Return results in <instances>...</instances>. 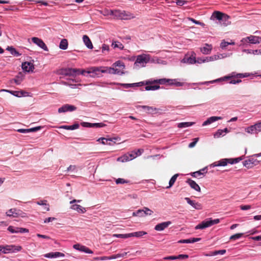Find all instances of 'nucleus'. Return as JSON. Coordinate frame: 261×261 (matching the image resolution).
Masks as SVG:
<instances>
[{
	"label": "nucleus",
	"mask_w": 261,
	"mask_h": 261,
	"mask_svg": "<svg viewBox=\"0 0 261 261\" xmlns=\"http://www.w3.org/2000/svg\"><path fill=\"white\" fill-rule=\"evenodd\" d=\"M198 141V138H195L194 141L192 142H191L189 144L188 147L189 148H193V147H194L195 146V145L197 143Z\"/></svg>",
	"instance_id": "nucleus-64"
},
{
	"label": "nucleus",
	"mask_w": 261,
	"mask_h": 261,
	"mask_svg": "<svg viewBox=\"0 0 261 261\" xmlns=\"http://www.w3.org/2000/svg\"><path fill=\"white\" fill-rule=\"evenodd\" d=\"M172 82H173V81H172V79H167L164 78V79H157V80H154L153 83H158V84H160L161 85H163L166 83H168V84L170 85V83H172Z\"/></svg>",
	"instance_id": "nucleus-34"
},
{
	"label": "nucleus",
	"mask_w": 261,
	"mask_h": 261,
	"mask_svg": "<svg viewBox=\"0 0 261 261\" xmlns=\"http://www.w3.org/2000/svg\"><path fill=\"white\" fill-rule=\"evenodd\" d=\"M128 182L129 181L121 178H119L116 180V183L117 184H122L125 183H128Z\"/></svg>",
	"instance_id": "nucleus-60"
},
{
	"label": "nucleus",
	"mask_w": 261,
	"mask_h": 261,
	"mask_svg": "<svg viewBox=\"0 0 261 261\" xmlns=\"http://www.w3.org/2000/svg\"><path fill=\"white\" fill-rule=\"evenodd\" d=\"M240 208L241 210L246 211L249 210L251 208V205H241L240 206Z\"/></svg>",
	"instance_id": "nucleus-63"
},
{
	"label": "nucleus",
	"mask_w": 261,
	"mask_h": 261,
	"mask_svg": "<svg viewBox=\"0 0 261 261\" xmlns=\"http://www.w3.org/2000/svg\"><path fill=\"white\" fill-rule=\"evenodd\" d=\"M112 85H117L123 87L124 88L127 89L129 88H134L136 87H140L142 86L144 83L143 82H140L138 83H132V84H124V83H120L116 82H111L110 84Z\"/></svg>",
	"instance_id": "nucleus-9"
},
{
	"label": "nucleus",
	"mask_w": 261,
	"mask_h": 261,
	"mask_svg": "<svg viewBox=\"0 0 261 261\" xmlns=\"http://www.w3.org/2000/svg\"><path fill=\"white\" fill-rule=\"evenodd\" d=\"M76 110V107L69 104H65L62 106L61 107L59 108L58 111L59 113H61L67 112H72L75 111Z\"/></svg>",
	"instance_id": "nucleus-12"
},
{
	"label": "nucleus",
	"mask_w": 261,
	"mask_h": 261,
	"mask_svg": "<svg viewBox=\"0 0 261 261\" xmlns=\"http://www.w3.org/2000/svg\"><path fill=\"white\" fill-rule=\"evenodd\" d=\"M201 238H191L188 239H184V240H180L178 241V243L180 244H184V243H194L197 242L201 240Z\"/></svg>",
	"instance_id": "nucleus-27"
},
{
	"label": "nucleus",
	"mask_w": 261,
	"mask_h": 261,
	"mask_svg": "<svg viewBox=\"0 0 261 261\" xmlns=\"http://www.w3.org/2000/svg\"><path fill=\"white\" fill-rule=\"evenodd\" d=\"M80 125L78 123H74L72 125H62L59 127V128H63L67 130H74L79 128Z\"/></svg>",
	"instance_id": "nucleus-33"
},
{
	"label": "nucleus",
	"mask_w": 261,
	"mask_h": 261,
	"mask_svg": "<svg viewBox=\"0 0 261 261\" xmlns=\"http://www.w3.org/2000/svg\"><path fill=\"white\" fill-rule=\"evenodd\" d=\"M70 208L77 211L79 213L84 214L86 212L85 207H82L80 205L74 204L71 205Z\"/></svg>",
	"instance_id": "nucleus-30"
},
{
	"label": "nucleus",
	"mask_w": 261,
	"mask_h": 261,
	"mask_svg": "<svg viewBox=\"0 0 261 261\" xmlns=\"http://www.w3.org/2000/svg\"><path fill=\"white\" fill-rule=\"evenodd\" d=\"M17 210L15 208L10 209L6 212V215L8 217H17L19 214L16 212Z\"/></svg>",
	"instance_id": "nucleus-38"
},
{
	"label": "nucleus",
	"mask_w": 261,
	"mask_h": 261,
	"mask_svg": "<svg viewBox=\"0 0 261 261\" xmlns=\"http://www.w3.org/2000/svg\"><path fill=\"white\" fill-rule=\"evenodd\" d=\"M117 140L115 138H106L104 137H101L97 140V141L100 142L102 144H108L109 145H112V142L115 143V141Z\"/></svg>",
	"instance_id": "nucleus-20"
},
{
	"label": "nucleus",
	"mask_w": 261,
	"mask_h": 261,
	"mask_svg": "<svg viewBox=\"0 0 261 261\" xmlns=\"http://www.w3.org/2000/svg\"><path fill=\"white\" fill-rule=\"evenodd\" d=\"M83 40L87 48L89 49H92L93 48L92 42L88 36L86 35H84L83 37Z\"/></svg>",
	"instance_id": "nucleus-32"
},
{
	"label": "nucleus",
	"mask_w": 261,
	"mask_h": 261,
	"mask_svg": "<svg viewBox=\"0 0 261 261\" xmlns=\"http://www.w3.org/2000/svg\"><path fill=\"white\" fill-rule=\"evenodd\" d=\"M213 49V46L212 44L205 43L204 46L200 48V51L204 55L210 54Z\"/></svg>",
	"instance_id": "nucleus-23"
},
{
	"label": "nucleus",
	"mask_w": 261,
	"mask_h": 261,
	"mask_svg": "<svg viewBox=\"0 0 261 261\" xmlns=\"http://www.w3.org/2000/svg\"><path fill=\"white\" fill-rule=\"evenodd\" d=\"M185 199L186 200L187 203L191 205L194 208L198 210L202 209V206L200 203L196 202L195 200H191L189 197H185Z\"/></svg>",
	"instance_id": "nucleus-19"
},
{
	"label": "nucleus",
	"mask_w": 261,
	"mask_h": 261,
	"mask_svg": "<svg viewBox=\"0 0 261 261\" xmlns=\"http://www.w3.org/2000/svg\"><path fill=\"white\" fill-rule=\"evenodd\" d=\"M127 253V252H124L122 253H118L117 254L113 255L110 256H101L97 257V259L101 260L114 259L119 257H124L126 255Z\"/></svg>",
	"instance_id": "nucleus-16"
},
{
	"label": "nucleus",
	"mask_w": 261,
	"mask_h": 261,
	"mask_svg": "<svg viewBox=\"0 0 261 261\" xmlns=\"http://www.w3.org/2000/svg\"><path fill=\"white\" fill-rule=\"evenodd\" d=\"M139 107L144 109V111H145L148 113H154V112L156 111L157 110V109L155 108L147 106H139Z\"/></svg>",
	"instance_id": "nucleus-35"
},
{
	"label": "nucleus",
	"mask_w": 261,
	"mask_h": 261,
	"mask_svg": "<svg viewBox=\"0 0 261 261\" xmlns=\"http://www.w3.org/2000/svg\"><path fill=\"white\" fill-rule=\"evenodd\" d=\"M178 175V174H175L171 178L169 182V186L166 188V189L171 188L174 185Z\"/></svg>",
	"instance_id": "nucleus-44"
},
{
	"label": "nucleus",
	"mask_w": 261,
	"mask_h": 261,
	"mask_svg": "<svg viewBox=\"0 0 261 261\" xmlns=\"http://www.w3.org/2000/svg\"><path fill=\"white\" fill-rule=\"evenodd\" d=\"M182 63L188 64H193L196 63V58L195 57H185L181 61Z\"/></svg>",
	"instance_id": "nucleus-28"
},
{
	"label": "nucleus",
	"mask_w": 261,
	"mask_h": 261,
	"mask_svg": "<svg viewBox=\"0 0 261 261\" xmlns=\"http://www.w3.org/2000/svg\"><path fill=\"white\" fill-rule=\"evenodd\" d=\"M64 254L59 252H51L48 253H46L44 255V256L46 258H57L59 257H64Z\"/></svg>",
	"instance_id": "nucleus-25"
},
{
	"label": "nucleus",
	"mask_w": 261,
	"mask_h": 261,
	"mask_svg": "<svg viewBox=\"0 0 261 261\" xmlns=\"http://www.w3.org/2000/svg\"><path fill=\"white\" fill-rule=\"evenodd\" d=\"M160 88V86L158 85H148L145 87V89L146 91L150 90H156Z\"/></svg>",
	"instance_id": "nucleus-49"
},
{
	"label": "nucleus",
	"mask_w": 261,
	"mask_h": 261,
	"mask_svg": "<svg viewBox=\"0 0 261 261\" xmlns=\"http://www.w3.org/2000/svg\"><path fill=\"white\" fill-rule=\"evenodd\" d=\"M112 46L114 48H118L120 49H123L124 48L123 45L119 41H113Z\"/></svg>",
	"instance_id": "nucleus-45"
},
{
	"label": "nucleus",
	"mask_w": 261,
	"mask_h": 261,
	"mask_svg": "<svg viewBox=\"0 0 261 261\" xmlns=\"http://www.w3.org/2000/svg\"><path fill=\"white\" fill-rule=\"evenodd\" d=\"M144 216L145 215H151L153 214V211L148 207H144L143 208Z\"/></svg>",
	"instance_id": "nucleus-52"
},
{
	"label": "nucleus",
	"mask_w": 261,
	"mask_h": 261,
	"mask_svg": "<svg viewBox=\"0 0 261 261\" xmlns=\"http://www.w3.org/2000/svg\"><path fill=\"white\" fill-rule=\"evenodd\" d=\"M171 224V221H166L159 223L155 226L154 229L156 231H163L165 228H167Z\"/></svg>",
	"instance_id": "nucleus-22"
},
{
	"label": "nucleus",
	"mask_w": 261,
	"mask_h": 261,
	"mask_svg": "<svg viewBox=\"0 0 261 261\" xmlns=\"http://www.w3.org/2000/svg\"><path fill=\"white\" fill-rule=\"evenodd\" d=\"M220 222L219 219H212L208 218L199 223L195 227V229H203L210 227L213 225L218 224Z\"/></svg>",
	"instance_id": "nucleus-6"
},
{
	"label": "nucleus",
	"mask_w": 261,
	"mask_h": 261,
	"mask_svg": "<svg viewBox=\"0 0 261 261\" xmlns=\"http://www.w3.org/2000/svg\"><path fill=\"white\" fill-rule=\"evenodd\" d=\"M229 17L226 14H224L219 11H215L211 16V19H217L220 21V23H221V20H227V22H224V24L225 25H227L229 24L230 22L229 21Z\"/></svg>",
	"instance_id": "nucleus-8"
},
{
	"label": "nucleus",
	"mask_w": 261,
	"mask_h": 261,
	"mask_svg": "<svg viewBox=\"0 0 261 261\" xmlns=\"http://www.w3.org/2000/svg\"><path fill=\"white\" fill-rule=\"evenodd\" d=\"M117 161L121 162H125L130 161V159H129V155L126 154L118 158Z\"/></svg>",
	"instance_id": "nucleus-47"
},
{
	"label": "nucleus",
	"mask_w": 261,
	"mask_h": 261,
	"mask_svg": "<svg viewBox=\"0 0 261 261\" xmlns=\"http://www.w3.org/2000/svg\"><path fill=\"white\" fill-rule=\"evenodd\" d=\"M73 248L81 252L86 253L92 254L93 251L85 246L81 245L79 244H74L73 246Z\"/></svg>",
	"instance_id": "nucleus-17"
},
{
	"label": "nucleus",
	"mask_w": 261,
	"mask_h": 261,
	"mask_svg": "<svg viewBox=\"0 0 261 261\" xmlns=\"http://www.w3.org/2000/svg\"><path fill=\"white\" fill-rule=\"evenodd\" d=\"M113 12L114 18L117 19L127 20L135 17L133 14L125 11L113 10Z\"/></svg>",
	"instance_id": "nucleus-2"
},
{
	"label": "nucleus",
	"mask_w": 261,
	"mask_h": 261,
	"mask_svg": "<svg viewBox=\"0 0 261 261\" xmlns=\"http://www.w3.org/2000/svg\"><path fill=\"white\" fill-rule=\"evenodd\" d=\"M225 135V134L222 132V129H218L216 133H215L214 136L215 138H220L221 136Z\"/></svg>",
	"instance_id": "nucleus-54"
},
{
	"label": "nucleus",
	"mask_w": 261,
	"mask_h": 261,
	"mask_svg": "<svg viewBox=\"0 0 261 261\" xmlns=\"http://www.w3.org/2000/svg\"><path fill=\"white\" fill-rule=\"evenodd\" d=\"M239 73H237L236 72H233L230 74L225 76L223 77L219 78L216 80H214L213 81H207V82H200L198 83H193V85H208L210 84H213L219 82L227 81L230 79H231L233 77H237L239 78Z\"/></svg>",
	"instance_id": "nucleus-3"
},
{
	"label": "nucleus",
	"mask_w": 261,
	"mask_h": 261,
	"mask_svg": "<svg viewBox=\"0 0 261 261\" xmlns=\"http://www.w3.org/2000/svg\"><path fill=\"white\" fill-rule=\"evenodd\" d=\"M146 234H147V232L146 231H139L129 233H128V237H137V238H139V237H141L143 236Z\"/></svg>",
	"instance_id": "nucleus-36"
},
{
	"label": "nucleus",
	"mask_w": 261,
	"mask_h": 261,
	"mask_svg": "<svg viewBox=\"0 0 261 261\" xmlns=\"http://www.w3.org/2000/svg\"><path fill=\"white\" fill-rule=\"evenodd\" d=\"M32 42L40 47L41 48L43 49L45 51H48V49L45 44V43L43 41V40L38 37H33L32 38Z\"/></svg>",
	"instance_id": "nucleus-14"
},
{
	"label": "nucleus",
	"mask_w": 261,
	"mask_h": 261,
	"mask_svg": "<svg viewBox=\"0 0 261 261\" xmlns=\"http://www.w3.org/2000/svg\"><path fill=\"white\" fill-rule=\"evenodd\" d=\"M257 133L261 132V121L254 124Z\"/></svg>",
	"instance_id": "nucleus-61"
},
{
	"label": "nucleus",
	"mask_w": 261,
	"mask_h": 261,
	"mask_svg": "<svg viewBox=\"0 0 261 261\" xmlns=\"http://www.w3.org/2000/svg\"><path fill=\"white\" fill-rule=\"evenodd\" d=\"M68 41L66 39H63L60 41L59 44V48L62 50H65L68 48Z\"/></svg>",
	"instance_id": "nucleus-39"
},
{
	"label": "nucleus",
	"mask_w": 261,
	"mask_h": 261,
	"mask_svg": "<svg viewBox=\"0 0 261 261\" xmlns=\"http://www.w3.org/2000/svg\"><path fill=\"white\" fill-rule=\"evenodd\" d=\"M243 51L244 53H247V54H253V55H256V49H244L243 50Z\"/></svg>",
	"instance_id": "nucleus-59"
},
{
	"label": "nucleus",
	"mask_w": 261,
	"mask_h": 261,
	"mask_svg": "<svg viewBox=\"0 0 261 261\" xmlns=\"http://www.w3.org/2000/svg\"><path fill=\"white\" fill-rule=\"evenodd\" d=\"M243 235V233H236L233 235H232L230 237V240H236L237 239H240L241 237H242Z\"/></svg>",
	"instance_id": "nucleus-51"
},
{
	"label": "nucleus",
	"mask_w": 261,
	"mask_h": 261,
	"mask_svg": "<svg viewBox=\"0 0 261 261\" xmlns=\"http://www.w3.org/2000/svg\"><path fill=\"white\" fill-rule=\"evenodd\" d=\"M86 70L77 68H63L60 70V74L65 76H71L76 77V75H85Z\"/></svg>",
	"instance_id": "nucleus-1"
},
{
	"label": "nucleus",
	"mask_w": 261,
	"mask_h": 261,
	"mask_svg": "<svg viewBox=\"0 0 261 261\" xmlns=\"http://www.w3.org/2000/svg\"><path fill=\"white\" fill-rule=\"evenodd\" d=\"M113 66L114 67H118L121 68L122 69H124L125 68L124 63L121 61H116L113 64Z\"/></svg>",
	"instance_id": "nucleus-48"
},
{
	"label": "nucleus",
	"mask_w": 261,
	"mask_h": 261,
	"mask_svg": "<svg viewBox=\"0 0 261 261\" xmlns=\"http://www.w3.org/2000/svg\"><path fill=\"white\" fill-rule=\"evenodd\" d=\"M188 19L190 21L193 22V23H194L196 24H198V25H202V26H203L204 25V24L203 22H200L199 21L196 20H195V19H194L193 18L189 17Z\"/></svg>",
	"instance_id": "nucleus-58"
},
{
	"label": "nucleus",
	"mask_w": 261,
	"mask_h": 261,
	"mask_svg": "<svg viewBox=\"0 0 261 261\" xmlns=\"http://www.w3.org/2000/svg\"><path fill=\"white\" fill-rule=\"evenodd\" d=\"M241 43L240 46L244 45L246 43H250L251 44H259L261 43V37L250 35L246 38H243L241 40Z\"/></svg>",
	"instance_id": "nucleus-7"
},
{
	"label": "nucleus",
	"mask_w": 261,
	"mask_h": 261,
	"mask_svg": "<svg viewBox=\"0 0 261 261\" xmlns=\"http://www.w3.org/2000/svg\"><path fill=\"white\" fill-rule=\"evenodd\" d=\"M245 131L248 134H257L256 132L255 127L254 125H252L249 127L245 128Z\"/></svg>",
	"instance_id": "nucleus-43"
},
{
	"label": "nucleus",
	"mask_w": 261,
	"mask_h": 261,
	"mask_svg": "<svg viewBox=\"0 0 261 261\" xmlns=\"http://www.w3.org/2000/svg\"><path fill=\"white\" fill-rule=\"evenodd\" d=\"M222 118L219 116H212L207 118L202 124L203 126L209 125L216 121L221 120Z\"/></svg>",
	"instance_id": "nucleus-24"
},
{
	"label": "nucleus",
	"mask_w": 261,
	"mask_h": 261,
	"mask_svg": "<svg viewBox=\"0 0 261 261\" xmlns=\"http://www.w3.org/2000/svg\"><path fill=\"white\" fill-rule=\"evenodd\" d=\"M21 67L23 71L28 72H32L34 69L33 63L29 62H24V63H22Z\"/></svg>",
	"instance_id": "nucleus-18"
},
{
	"label": "nucleus",
	"mask_w": 261,
	"mask_h": 261,
	"mask_svg": "<svg viewBox=\"0 0 261 261\" xmlns=\"http://www.w3.org/2000/svg\"><path fill=\"white\" fill-rule=\"evenodd\" d=\"M81 124L83 127H102L106 125L103 123H91L86 122H83L81 123Z\"/></svg>",
	"instance_id": "nucleus-21"
},
{
	"label": "nucleus",
	"mask_w": 261,
	"mask_h": 261,
	"mask_svg": "<svg viewBox=\"0 0 261 261\" xmlns=\"http://www.w3.org/2000/svg\"><path fill=\"white\" fill-rule=\"evenodd\" d=\"M68 81H62L61 83L65 86H69L71 88H77V84H72L71 82L78 83L81 81L79 77H75L74 79H67Z\"/></svg>",
	"instance_id": "nucleus-15"
},
{
	"label": "nucleus",
	"mask_w": 261,
	"mask_h": 261,
	"mask_svg": "<svg viewBox=\"0 0 261 261\" xmlns=\"http://www.w3.org/2000/svg\"><path fill=\"white\" fill-rule=\"evenodd\" d=\"M128 233L126 234H114V236L118 238H123V239H126L128 238H130V237H128Z\"/></svg>",
	"instance_id": "nucleus-57"
},
{
	"label": "nucleus",
	"mask_w": 261,
	"mask_h": 261,
	"mask_svg": "<svg viewBox=\"0 0 261 261\" xmlns=\"http://www.w3.org/2000/svg\"><path fill=\"white\" fill-rule=\"evenodd\" d=\"M22 247L20 246H16L14 245H0V252L4 254L10 252L16 253L20 251Z\"/></svg>",
	"instance_id": "nucleus-5"
},
{
	"label": "nucleus",
	"mask_w": 261,
	"mask_h": 261,
	"mask_svg": "<svg viewBox=\"0 0 261 261\" xmlns=\"http://www.w3.org/2000/svg\"><path fill=\"white\" fill-rule=\"evenodd\" d=\"M228 45H229L228 42L225 41V40H223L220 43V47L222 49H224Z\"/></svg>",
	"instance_id": "nucleus-55"
},
{
	"label": "nucleus",
	"mask_w": 261,
	"mask_h": 261,
	"mask_svg": "<svg viewBox=\"0 0 261 261\" xmlns=\"http://www.w3.org/2000/svg\"><path fill=\"white\" fill-rule=\"evenodd\" d=\"M7 50H9L10 53L15 57H19L21 55L12 46H8Z\"/></svg>",
	"instance_id": "nucleus-40"
},
{
	"label": "nucleus",
	"mask_w": 261,
	"mask_h": 261,
	"mask_svg": "<svg viewBox=\"0 0 261 261\" xmlns=\"http://www.w3.org/2000/svg\"><path fill=\"white\" fill-rule=\"evenodd\" d=\"M186 182L190 185L191 188L194 189L196 191H200V187L195 181L191 179H188Z\"/></svg>",
	"instance_id": "nucleus-29"
},
{
	"label": "nucleus",
	"mask_w": 261,
	"mask_h": 261,
	"mask_svg": "<svg viewBox=\"0 0 261 261\" xmlns=\"http://www.w3.org/2000/svg\"><path fill=\"white\" fill-rule=\"evenodd\" d=\"M232 55V53H224L222 54H218L219 56V59H224L227 57H230Z\"/></svg>",
	"instance_id": "nucleus-53"
},
{
	"label": "nucleus",
	"mask_w": 261,
	"mask_h": 261,
	"mask_svg": "<svg viewBox=\"0 0 261 261\" xmlns=\"http://www.w3.org/2000/svg\"><path fill=\"white\" fill-rule=\"evenodd\" d=\"M195 124L193 122H185L178 123L177 126L179 128H185L192 126Z\"/></svg>",
	"instance_id": "nucleus-41"
},
{
	"label": "nucleus",
	"mask_w": 261,
	"mask_h": 261,
	"mask_svg": "<svg viewBox=\"0 0 261 261\" xmlns=\"http://www.w3.org/2000/svg\"><path fill=\"white\" fill-rule=\"evenodd\" d=\"M228 161V160L227 159H221L218 162H214L211 165V166L213 167L218 166H225L227 165Z\"/></svg>",
	"instance_id": "nucleus-31"
},
{
	"label": "nucleus",
	"mask_w": 261,
	"mask_h": 261,
	"mask_svg": "<svg viewBox=\"0 0 261 261\" xmlns=\"http://www.w3.org/2000/svg\"><path fill=\"white\" fill-rule=\"evenodd\" d=\"M207 172V168L205 167L198 171H196L194 172H193L191 174V175L193 177H197L198 176H199L200 175H203L204 173H206Z\"/></svg>",
	"instance_id": "nucleus-37"
},
{
	"label": "nucleus",
	"mask_w": 261,
	"mask_h": 261,
	"mask_svg": "<svg viewBox=\"0 0 261 261\" xmlns=\"http://www.w3.org/2000/svg\"><path fill=\"white\" fill-rule=\"evenodd\" d=\"M8 230L12 233H26L29 232V229L25 228L22 227H15L13 226H9L8 228Z\"/></svg>",
	"instance_id": "nucleus-13"
},
{
	"label": "nucleus",
	"mask_w": 261,
	"mask_h": 261,
	"mask_svg": "<svg viewBox=\"0 0 261 261\" xmlns=\"http://www.w3.org/2000/svg\"><path fill=\"white\" fill-rule=\"evenodd\" d=\"M259 161L253 158L246 160L243 162V165L248 169L252 168L253 166L257 165Z\"/></svg>",
	"instance_id": "nucleus-11"
},
{
	"label": "nucleus",
	"mask_w": 261,
	"mask_h": 261,
	"mask_svg": "<svg viewBox=\"0 0 261 261\" xmlns=\"http://www.w3.org/2000/svg\"><path fill=\"white\" fill-rule=\"evenodd\" d=\"M36 203L39 205H44V209L46 210V211H48L49 210V204H47V201L46 200L37 201Z\"/></svg>",
	"instance_id": "nucleus-42"
},
{
	"label": "nucleus",
	"mask_w": 261,
	"mask_h": 261,
	"mask_svg": "<svg viewBox=\"0 0 261 261\" xmlns=\"http://www.w3.org/2000/svg\"><path fill=\"white\" fill-rule=\"evenodd\" d=\"M26 93V92H23L22 91H13L12 92H11V94L15 96L20 97L23 96H25L24 94Z\"/></svg>",
	"instance_id": "nucleus-46"
},
{
	"label": "nucleus",
	"mask_w": 261,
	"mask_h": 261,
	"mask_svg": "<svg viewBox=\"0 0 261 261\" xmlns=\"http://www.w3.org/2000/svg\"><path fill=\"white\" fill-rule=\"evenodd\" d=\"M123 69L117 67H109L105 70H101V73H109L110 74L122 75L124 73Z\"/></svg>",
	"instance_id": "nucleus-10"
},
{
	"label": "nucleus",
	"mask_w": 261,
	"mask_h": 261,
	"mask_svg": "<svg viewBox=\"0 0 261 261\" xmlns=\"http://www.w3.org/2000/svg\"><path fill=\"white\" fill-rule=\"evenodd\" d=\"M113 10H108V9H106L104 11H103V14L104 15H106V16H109V15H112L113 16Z\"/></svg>",
	"instance_id": "nucleus-62"
},
{
	"label": "nucleus",
	"mask_w": 261,
	"mask_h": 261,
	"mask_svg": "<svg viewBox=\"0 0 261 261\" xmlns=\"http://www.w3.org/2000/svg\"><path fill=\"white\" fill-rule=\"evenodd\" d=\"M172 81H173V82L172 83H170V85H175L177 87L182 86L183 85L182 83L177 82L175 79H172Z\"/></svg>",
	"instance_id": "nucleus-56"
},
{
	"label": "nucleus",
	"mask_w": 261,
	"mask_h": 261,
	"mask_svg": "<svg viewBox=\"0 0 261 261\" xmlns=\"http://www.w3.org/2000/svg\"><path fill=\"white\" fill-rule=\"evenodd\" d=\"M102 67H93L90 68L88 71H86L85 73H92L95 75H98L99 72H101V70H105L106 69H101Z\"/></svg>",
	"instance_id": "nucleus-26"
},
{
	"label": "nucleus",
	"mask_w": 261,
	"mask_h": 261,
	"mask_svg": "<svg viewBox=\"0 0 261 261\" xmlns=\"http://www.w3.org/2000/svg\"><path fill=\"white\" fill-rule=\"evenodd\" d=\"M133 216H138V217H143L144 216V213H143V210H138L136 211V212H133Z\"/></svg>",
	"instance_id": "nucleus-50"
},
{
	"label": "nucleus",
	"mask_w": 261,
	"mask_h": 261,
	"mask_svg": "<svg viewBox=\"0 0 261 261\" xmlns=\"http://www.w3.org/2000/svg\"><path fill=\"white\" fill-rule=\"evenodd\" d=\"M150 57L149 55L142 54L137 56L136 60L134 63L135 67H144L146 64L149 62Z\"/></svg>",
	"instance_id": "nucleus-4"
}]
</instances>
